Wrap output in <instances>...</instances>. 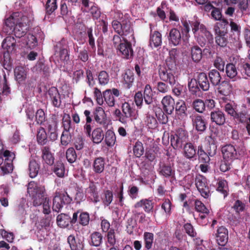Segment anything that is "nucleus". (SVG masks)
<instances>
[{
    "label": "nucleus",
    "instance_id": "nucleus-50",
    "mask_svg": "<svg viewBox=\"0 0 250 250\" xmlns=\"http://www.w3.org/2000/svg\"><path fill=\"white\" fill-rule=\"evenodd\" d=\"M228 240V231L223 227H220V246H225Z\"/></svg>",
    "mask_w": 250,
    "mask_h": 250
},
{
    "label": "nucleus",
    "instance_id": "nucleus-28",
    "mask_svg": "<svg viewBox=\"0 0 250 250\" xmlns=\"http://www.w3.org/2000/svg\"><path fill=\"white\" fill-rule=\"evenodd\" d=\"M65 43L66 40L62 38L55 46L56 47L60 48V57L61 60L64 62H67L69 60V54L67 49L63 48V45Z\"/></svg>",
    "mask_w": 250,
    "mask_h": 250
},
{
    "label": "nucleus",
    "instance_id": "nucleus-15",
    "mask_svg": "<svg viewBox=\"0 0 250 250\" xmlns=\"http://www.w3.org/2000/svg\"><path fill=\"white\" fill-rule=\"evenodd\" d=\"M154 203L153 200L150 198L142 199L140 201L137 202L134 205L133 207L135 208H143L144 211L147 213L153 212L154 209Z\"/></svg>",
    "mask_w": 250,
    "mask_h": 250
},
{
    "label": "nucleus",
    "instance_id": "nucleus-22",
    "mask_svg": "<svg viewBox=\"0 0 250 250\" xmlns=\"http://www.w3.org/2000/svg\"><path fill=\"white\" fill-rule=\"evenodd\" d=\"M95 144H99L104 139V134L102 127H97L94 128L90 136H88Z\"/></svg>",
    "mask_w": 250,
    "mask_h": 250
},
{
    "label": "nucleus",
    "instance_id": "nucleus-62",
    "mask_svg": "<svg viewBox=\"0 0 250 250\" xmlns=\"http://www.w3.org/2000/svg\"><path fill=\"white\" fill-rule=\"evenodd\" d=\"M175 110L179 115L186 114L187 106L185 102L183 100L177 102L175 104Z\"/></svg>",
    "mask_w": 250,
    "mask_h": 250
},
{
    "label": "nucleus",
    "instance_id": "nucleus-33",
    "mask_svg": "<svg viewBox=\"0 0 250 250\" xmlns=\"http://www.w3.org/2000/svg\"><path fill=\"white\" fill-rule=\"evenodd\" d=\"M52 170L53 172L59 178H63L65 174V167L61 161H57L54 164Z\"/></svg>",
    "mask_w": 250,
    "mask_h": 250
},
{
    "label": "nucleus",
    "instance_id": "nucleus-30",
    "mask_svg": "<svg viewBox=\"0 0 250 250\" xmlns=\"http://www.w3.org/2000/svg\"><path fill=\"white\" fill-rule=\"evenodd\" d=\"M105 159L102 157L96 158L93 163V171L96 173H101L104 169Z\"/></svg>",
    "mask_w": 250,
    "mask_h": 250
},
{
    "label": "nucleus",
    "instance_id": "nucleus-36",
    "mask_svg": "<svg viewBox=\"0 0 250 250\" xmlns=\"http://www.w3.org/2000/svg\"><path fill=\"white\" fill-rule=\"evenodd\" d=\"M40 168V165L35 160H31L29 163L28 170L29 175L31 178L36 177Z\"/></svg>",
    "mask_w": 250,
    "mask_h": 250
},
{
    "label": "nucleus",
    "instance_id": "nucleus-8",
    "mask_svg": "<svg viewBox=\"0 0 250 250\" xmlns=\"http://www.w3.org/2000/svg\"><path fill=\"white\" fill-rule=\"evenodd\" d=\"M210 119V137L213 139H216L219 136V111L211 112Z\"/></svg>",
    "mask_w": 250,
    "mask_h": 250
},
{
    "label": "nucleus",
    "instance_id": "nucleus-32",
    "mask_svg": "<svg viewBox=\"0 0 250 250\" xmlns=\"http://www.w3.org/2000/svg\"><path fill=\"white\" fill-rule=\"evenodd\" d=\"M86 192L93 198V202L94 203H96L99 202V196L97 188L93 182L90 183L88 187L86 189Z\"/></svg>",
    "mask_w": 250,
    "mask_h": 250
},
{
    "label": "nucleus",
    "instance_id": "nucleus-23",
    "mask_svg": "<svg viewBox=\"0 0 250 250\" xmlns=\"http://www.w3.org/2000/svg\"><path fill=\"white\" fill-rule=\"evenodd\" d=\"M193 125L195 126L196 130L199 131H204L206 128V124L203 117L198 114L193 115L191 116Z\"/></svg>",
    "mask_w": 250,
    "mask_h": 250
},
{
    "label": "nucleus",
    "instance_id": "nucleus-44",
    "mask_svg": "<svg viewBox=\"0 0 250 250\" xmlns=\"http://www.w3.org/2000/svg\"><path fill=\"white\" fill-rule=\"evenodd\" d=\"M133 29L131 26L130 22L127 21H122V28L120 36L125 37L129 35H133Z\"/></svg>",
    "mask_w": 250,
    "mask_h": 250
},
{
    "label": "nucleus",
    "instance_id": "nucleus-24",
    "mask_svg": "<svg viewBox=\"0 0 250 250\" xmlns=\"http://www.w3.org/2000/svg\"><path fill=\"white\" fill-rule=\"evenodd\" d=\"M196 154V148L191 142L186 143L183 147V155L187 159L191 160Z\"/></svg>",
    "mask_w": 250,
    "mask_h": 250
},
{
    "label": "nucleus",
    "instance_id": "nucleus-13",
    "mask_svg": "<svg viewBox=\"0 0 250 250\" xmlns=\"http://www.w3.org/2000/svg\"><path fill=\"white\" fill-rule=\"evenodd\" d=\"M51 104L55 107L60 108L62 105L61 95L57 87H51L47 91Z\"/></svg>",
    "mask_w": 250,
    "mask_h": 250
},
{
    "label": "nucleus",
    "instance_id": "nucleus-7",
    "mask_svg": "<svg viewBox=\"0 0 250 250\" xmlns=\"http://www.w3.org/2000/svg\"><path fill=\"white\" fill-rule=\"evenodd\" d=\"M121 91L115 88L107 89L103 92L104 101L109 107H113L115 104V97H118Z\"/></svg>",
    "mask_w": 250,
    "mask_h": 250
},
{
    "label": "nucleus",
    "instance_id": "nucleus-2",
    "mask_svg": "<svg viewBox=\"0 0 250 250\" xmlns=\"http://www.w3.org/2000/svg\"><path fill=\"white\" fill-rule=\"evenodd\" d=\"M188 87L191 94L198 97L203 95L202 91H207L209 88V83L205 73L197 74L196 78L191 79L188 83Z\"/></svg>",
    "mask_w": 250,
    "mask_h": 250
},
{
    "label": "nucleus",
    "instance_id": "nucleus-18",
    "mask_svg": "<svg viewBox=\"0 0 250 250\" xmlns=\"http://www.w3.org/2000/svg\"><path fill=\"white\" fill-rule=\"evenodd\" d=\"M153 25L151 23L149 24L150 29V38H149V46L151 48L157 47L161 46L162 43V34L159 31H152Z\"/></svg>",
    "mask_w": 250,
    "mask_h": 250
},
{
    "label": "nucleus",
    "instance_id": "nucleus-59",
    "mask_svg": "<svg viewBox=\"0 0 250 250\" xmlns=\"http://www.w3.org/2000/svg\"><path fill=\"white\" fill-rule=\"evenodd\" d=\"M220 36L227 35L228 31L229 22L225 19H222V16L220 17Z\"/></svg>",
    "mask_w": 250,
    "mask_h": 250
},
{
    "label": "nucleus",
    "instance_id": "nucleus-52",
    "mask_svg": "<svg viewBox=\"0 0 250 250\" xmlns=\"http://www.w3.org/2000/svg\"><path fill=\"white\" fill-rule=\"evenodd\" d=\"M89 213L87 212L81 211L79 215L78 223L83 226H86L89 224Z\"/></svg>",
    "mask_w": 250,
    "mask_h": 250
},
{
    "label": "nucleus",
    "instance_id": "nucleus-40",
    "mask_svg": "<svg viewBox=\"0 0 250 250\" xmlns=\"http://www.w3.org/2000/svg\"><path fill=\"white\" fill-rule=\"evenodd\" d=\"M13 164L11 159L5 158L4 163L0 167V169L2 172L1 174L4 175L12 172Z\"/></svg>",
    "mask_w": 250,
    "mask_h": 250
},
{
    "label": "nucleus",
    "instance_id": "nucleus-19",
    "mask_svg": "<svg viewBox=\"0 0 250 250\" xmlns=\"http://www.w3.org/2000/svg\"><path fill=\"white\" fill-rule=\"evenodd\" d=\"M17 14V13H13L5 20L2 29L4 32L7 34H10L13 32V29L16 26V24L19 22V20L15 19Z\"/></svg>",
    "mask_w": 250,
    "mask_h": 250
},
{
    "label": "nucleus",
    "instance_id": "nucleus-14",
    "mask_svg": "<svg viewBox=\"0 0 250 250\" xmlns=\"http://www.w3.org/2000/svg\"><path fill=\"white\" fill-rule=\"evenodd\" d=\"M122 54L123 57L126 59L131 58L133 56L132 44L126 39H124L123 43L117 49Z\"/></svg>",
    "mask_w": 250,
    "mask_h": 250
},
{
    "label": "nucleus",
    "instance_id": "nucleus-27",
    "mask_svg": "<svg viewBox=\"0 0 250 250\" xmlns=\"http://www.w3.org/2000/svg\"><path fill=\"white\" fill-rule=\"evenodd\" d=\"M70 220V212L68 213H62L59 214L57 217V224L61 228H67L69 225H71Z\"/></svg>",
    "mask_w": 250,
    "mask_h": 250
},
{
    "label": "nucleus",
    "instance_id": "nucleus-10",
    "mask_svg": "<svg viewBox=\"0 0 250 250\" xmlns=\"http://www.w3.org/2000/svg\"><path fill=\"white\" fill-rule=\"evenodd\" d=\"M93 117L97 124L106 128L108 125L107 120L104 110L101 107H97L93 112Z\"/></svg>",
    "mask_w": 250,
    "mask_h": 250
},
{
    "label": "nucleus",
    "instance_id": "nucleus-4",
    "mask_svg": "<svg viewBox=\"0 0 250 250\" xmlns=\"http://www.w3.org/2000/svg\"><path fill=\"white\" fill-rule=\"evenodd\" d=\"M72 200V198L68 195L66 191L56 192L53 199V211L56 212H61L63 206L70 204Z\"/></svg>",
    "mask_w": 250,
    "mask_h": 250
},
{
    "label": "nucleus",
    "instance_id": "nucleus-6",
    "mask_svg": "<svg viewBox=\"0 0 250 250\" xmlns=\"http://www.w3.org/2000/svg\"><path fill=\"white\" fill-rule=\"evenodd\" d=\"M195 184L201 195L204 198H207L209 191L206 178L201 174L196 175L195 178Z\"/></svg>",
    "mask_w": 250,
    "mask_h": 250
},
{
    "label": "nucleus",
    "instance_id": "nucleus-12",
    "mask_svg": "<svg viewBox=\"0 0 250 250\" xmlns=\"http://www.w3.org/2000/svg\"><path fill=\"white\" fill-rule=\"evenodd\" d=\"M58 122L55 118H52L47 122L46 129L49 138L51 141H55L58 138Z\"/></svg>",
    "mask_w": 250,
    "mask_h": 250
},
{
    "label": "nucleus",
    "instance_id": "nucleus-43",
    "mask_svg": "<svg viewBox=\"0 0 250 250\" xmlns=\"http://www.w3.org/2000/svg\"><path fill=\"white\" fill-rule=\"evenodd\" d=\"M14 74L16 80L19 83L24 81L26 77L25 68L22 66H17L14 69Z\"/></svg>",
    "mask_w": 250,
    "mask_h": 250
},
{
    "label": "nucleus",
    "instance_id": "nucleus-37",
    "mask_svg": "<svg viewBox=\"0 0 250 250\" xmlns=\"http://www.w3.org/2000/svg\"><path fill=\"white\" fill-rule=\"evenodd\" d=\"M190 55L193 61L198 62L202 58V50L197 45L193 46L190 48Z\"/></svg>",
    "mask_w": 250,
    "mask_h": 250
},
{
    "label": "nucleus",
    "instance_id": "nucleus-51",
    "mask_svg": "<svg viewBox=\"0 0 250 250\" xmlns=\"http://www.w3.org/2000/svg\"><path fill=\"white\" fill-rule=\"evenodd\" d=\"M195 209L196 211L202 214H208L209 210L205 205L200 200H196L194 203Z\"/></svg>",
    "mask_w": 250,
    "mask_h": 250
},
{
    "label": "nucleus",
    "instance_id": "nucleus-45",
    "mask_svg": "<svg viewBox=\"0 0 250 250\" xmlns=\"http://www.w3.org/2000/svg\"><path fill=\"white\" fill-rule=\"evenodd\" d=\"M172 92L176 96L179 98H185L187 94L186 86L181 84H177L172 89Z\"/></svg>",
    "mask_w": 250,
    "mask_h": 250
},
{
    "label": "nucleus",
    "instance_id": "nucleus-42",
    "mask_svg": "<svg viewBox=\"0 0 250 250\" xmlns=\"http://www.w3.org/2000/svg\"><path fill=\"white\" fill-rule=\"evenodd\" d=\"M123 78L127 87L130 88L132 86L134 81L133 72L130 69L126 70L123 75Z\"/></svg>",
    "mask_w": 250,
    "mask_h": 250
},
{
    "label": "nucleus",
    "instance_id": "nucleus-46",
    "mask_svg": "<svg viewBox=\"0 0 250 250\" xmlns=\"http://www.w3.org/2000/svg\"><path fill=\"white\" fill-rule=\"evenodd\" d=\"M98 82L100 85L104 86L109 82L108 73L104 70L101 71L98 74Z\"/></svg>",
    "mask_w": 250,
    "mask_h": 250
},
{
    "label": "nucleus",
    "instance_id": "nucleus-21",
    "mask_svg": "<svg viewBox=\"0 0 250 250\" xmlns=\"http://www.w3.org/2000/svg\"><path fill=\"white\" fill-rule=\"evenodd\" d=\"M104 241L103 234L99 231H94L90 234L89 244L91 246L99 248L101 247Z\"/></svg>",
    "mask_w": 250,
    "mask_h": 250
},
{
    "label": "nucleus",
    "instance_id": "nucleus-57",
    "mask_svg": "<svg viewBox=\"0 0 250 250\" xmlns=\"http://www.w3.org/2000/svg\"><path fill=\"white\" fill-rule=\"evenodd\" d=\"M16 44V41L15 38L12 36H8L3 41L2 43V46L3 47L9 49L10 47L14 48Z\"/></svg>",
    "mask_w": 250,
    "mask_h": 250
},
{
    "label": "nucleus",
    "instance_id": "nucleus-26",
    "mask_svg": "<svg viewBox=\"0 0 250 250\" xmlns=\"http://www.w3.org/2000/svg\"><path fill=\"white\" fill-rule=\"evenodd\" d=\"M222 153L224 160L230 161L236 154V150L232 145H228L222 148Z\"/></svg>",
    "mask_w": 250,
    "mask_h": 250
},
{
    "label": "nucleus",
    "instance_id": "nucleus-60",
    "mask_svg": "<svg viewBox=\"0 0 250 250\" xmlns=\"http://www.w3.org/2000/svg\"><path fill=\"white\" fill-rule=\"evenodd\" d=\"M62 126L64 129L63 131L66 132H70L71 129H73L70 117L69 115L63 117Z\"/></svg>",
    "mask_w": 250,
    "mask_h": 250
},
{
    "label": "nucleus",
    "instance_id": "nucleus-3",
    "mask_svg": "<svg viewBox=\"0 0 250 250\" xmlns=\"http://www.w3.org/2000/svg\"><path fill=\"white\" fill-rule=\"evenodd\" d=\"M27 193L32 200L33 205L38 207L42 205L46 197L44 186L39 185L34 181L30 182L27 185Z\"/></svg>",
    "mask_w": 250,
    "mask_h": 250
},
{
    "label": "nucleus",
    "instance_id": "nucleus-25",
    "mask_svg": "<svg viewBox=\"0 0 250 250\" xmlns=\"http://www.w3.org/2000/svg\"><path fill=\"white\" fill-rule=\"evenodd\" d=\"M143 96L144 98L145 103L149 105L148 108L150 109H152L154 106L153 105L152 106L151 105L153 103V94L151 87L149 84H147L146 85L144 91V95Z\"/></svg>",
    "mask_w": 250,
    "mask_h": 250
},
{
    "label": "nucleus",
    "instance_id": "nucleus-64",
    "mask_svg": "<svg viewBox=\"0 0 250 250\" xmlns=\"http://www.w3.org/2000/svg\"><path fill=\"white\" fill-rule=\"evenodd\" d=\"M226 72L227 76L233 78L235 77L237 74V72L235 65L232 63H229L226 67Z\"/></svg>",
    "mask_w": 250,
    "mask_h": 250
},
{
    "label": "nucleus",
    "instance_id": "nucleus-47",
    "mask_svg": "<svg viewBox=\"0 0 250 250\" xmlns=\"http://www.w3.org/2000/svg\"><path fill=\"white\" fill-rule=\"evenodd\" d=\"M35 121L38 125H43L46 119L44 111L42 109H39L35 113Z\"/></svg>",
    "mask_w": 250,
    "mask_h": 250
},
{
    "label": "nucleus",
    "instance_id": "nucleus-48",
    "mask_svg": "<svg viewBox=\"0 0 250 250\" xmlns=\"http://www.w3.org/2000/svg\"><path fill=\"white\" fill-rule=\"evenodd\" d=\"M133 154L136 157L140 158L144 152V148L142 143L137 141L133 147Z\"/></svg>",
    "mask_w": 250,
    "mask_h": 250
},
{
    "label": "nucleus",
    "instance_id": "nucleus-16",
    "mask_svg": "<svg viewBox=\"0 0 250 250\" xmlns=\"http://www.w3.org/2000/svg\"><path fill=\"white\" fill-rule=\"evenodd\" d=\"M158 172L165 178L173 177L175 175V170L168 163H161L159 164Z\"/></svg>",
    "mask_w": 250,
    "mask_h": 250
},
{
    "label": "nucleus",
    "instance_id": "nucleus-41",
    "mask_svg": "<svg viewBox=\"0 0 250 250\" xmlns=\"http://www.w3.org/2000/svg\"><path fill=\"white\" fill-rule=\"evenodd\" d=\"M67 242L71 250H81L83 249V244L80 241H77L73 235H70L68 237Z\"/></svg>",
    "mask_w": 250,
    "mask_h": 250
},
{
    "label": "nucleus",
    "instance_id": "nucleus-31",
    "mask_svg": "<svg viewBox=\"0 0 250 250\" xmlns=\"http://www.w3.org/2000/svg\"><path fill=\"white\" fill-rule=\"evenodd\" d=\"M106 243L107 247H115L118 241L116 237L115 231L113 229L110 230L105 234Z\"/></svg>",
    "mask_w": 250,
    "mask_h": 250
},
{
    "label": "nucleus",
    "instance_id": "nucleus-1",
    "mask_svg": "<svg viewBox=\"0 0 250 250\" xmlns=\"http://www.w3.org/2000/svg\"><path fill=\"white\" fill-rule=\"evenodd\" d=\"M181 25L179 26L181 31L176 28H172L168 34V40L170 44L177 46L180 44L182 41V36L188 40L190 37L189 32L190 28L195 37L197 38L198 43L202 46L206 42V39L203 36L206 37L209 43H213L212 35L208 31L204 24L200 22L197 18H194L190 20L181 18L180 19Z\"/></svg>",
    "mask_w": 250,
    "mask_h": 250
},
{
    "label": "nucleus",
    "instance_id": "nucleus-20",
    "mask_svg": "<svg viewBox=\"0 0 250 250\" xmlns=\"http://www.w3.org/2000/svg\"><path fill=\"white\" fill-rule=\"evenodd\" d=\"M161 103L164 111L167 114H171L174 109L175 102L171 96L167 95L163 97Z\"/></svg>",
    "mask_w": 250,
    "mask_h": 250
},
{
    "label": "nucleus",
    "instance_id": "nucleus-38",
    "mask_svg": "<svg viewBox=\"0 0 250 250\" xmlns=\"http://www.w3.org/2000/svg\"><path fill=\"white\" fill-rule=\"evenodd\" d=\"M104 142L108 146H112L115 144L116 141V137L114 132L111 130L108 129L104 134Z\"/></svg>",
    "mask_w": 250,
    "mask_h": 250
},
{
    "label": "nucleus",
    "instance_id": "nucleus-54",
    "mask_svg": "<svg viewBox=\"0 0 250 250\" xmlns=\"http://www.w3.org/2000/svg\"><path fill=\"white\" fill-rule=\"evenodd\" d=\"M104 197L102 199L103 203L105 207H108L110 205L113 201V193L110 190H106L104 191Z\"/></svg>",
    "mask_w": 250,
    "mask_h": 250
},
{
    "label": "nucleus",
    "instance_id": "nucleus-58",
    "mask_svg": "<svg viewBox=\"0 0 250 250\" xmlns=\"http://www.w3.org/2000/svg\"><path fill=\"white\" fill-rule=\"evenodd\" d=\"M38 44L37 38L33 34H29L27 36L26 45L30 49L34 48Z\"/></svg>",
    "mask_w": 250,
    "mask_h": 250
},
{
    "label": "nucleus",
    "instance_id": "nucleus-35",
    "mask_svg": "<svg viewBox=\"0 0 250 250\" xmlns=\"http://www.w3.org/2000/svg\"><path fill=\"white\" fill-rule=\"evenodd\" d=\"M154 234L149 232H145L143 235L144 248L150 250L152 248L154 242Z\"/></svg>",
    "mask_w": 250,
    "mask_h": 250
},
{
    "label": "nucleus",
    "instance_id": "nucleus-39",
    "mask_svg": "<svg viewBox=\"0 0 250 250\" xmlns=\"http://www.w3.org/2000/svg\"><path fill=\"white\" fill-rule=\"evenodd\" d=\"M199 160L203 163H208L210 161L209 153H208L207 150H204L202 145L198 146L197 152Z\"/></svg>",
    "mask_w": 250,
    "mask_h": 250
},
{
    "label": "nucleus",
    "instance_id": "nucleus-49",
    "mask_svg": "<svg viewBox=\"0 0 250 250\" xmlns=\"http://www.w3.org/2000/svg\"><path fill=\"white\" fill-rule=\"evenodd\" d=\"M145 122L149 128L154 129L157 127L158 123L156 118L148 112L146 114Z\"/></svg>",
    "mask_w": 250,
    "mask_h": 250
},
{
    "label": "nucleus",
    "instance_id": "nucleus-11",
    "mask_svg": "<svg viewBox=\"0 0 250 250\" xmlns=\"http://www.w3.org/2000/svg\"><path fill=\"white\" fill-rule=\"evenodd\" d=\"M175 71L171 70L166 67L160 68L159 70V76L160 79L164 82L168 83L170 85L175 83V78L174 76Z\"/></svg>",
    "mask_w": 250,
    "mask_h": 250
},
{
    "label": "nucleus",
    "instance_id": "nucleus-61",
    "mask_svg": "<svg viewBox=\"0 0 250 250\" xmlns=\"http://www.w3.org/2000/svg\"><path fill=\"white\" fill-rule=\"evenodd\" d=\"M208 75L211 83L214 86H217L219 84V71L212 69Z\"/></svg>",
    "mask_w": 250,
    "mask_h": 250
},
{
    "label": "nucleus",
    "instance_id": "nucleus-63",
    "mask_svg": "<svg viewBox=\"0 0 250 250\" xmlns=\"http://www.w3.org/2000/svg\"><path fill=\"white\" fill-rule=\"evenodd\" d=\"M86 32L88 37V43L91 49L94 51L96 49L95 44V38L93 35V29L92 27H88L86 29Z\"/></svg>",
    "mask_w": 250,
    "mask_h": 250
},
{
    "label": "nucleus",
    "instance_id": "nucleus-29",
    "mask_svg": "<svg viewBox=\"0 0 250 250\" xmlns=\"http://www.w3.org/2000/svg\"><path fill=\"white\" fill-rule=\"evenodd\" d=\"M27 27L25 23L19 21L17 23L13 29L14 35L16 38H20L23 37L27 32Z\"/></svg>",
    "mask_w": 250,
    "mask_h": 250
},
{
    "label": "nucleus",
    "instance_id": "nucleus-55",
    "mask_svg": "<svg viewBox=\"0 0 250 250\" xmlns=\"http://www.w3.org/2000/svg\"><path fill=\"white\" fill-rule=\"evenodd\" d=\"M57 8V0H47L45 9L47 14L50 15Z\"/></svg>",
    "mask_w": 250,
    "mask_h": 250
},
{
    "label": "nucleus",
    "instance_id": "nucleus-34",
    "mask_svg": "<svg viewBox=\"0 0 250 250\" xmlns=\"http://www.w3.org/2000/svg\"><path fill=\"white\" fill-rule=\"evenodd\" d=\"M47 134L45 129L40 126L37 130V141L39 145L44 146L47 142Z\"/></svg>",
    "mask_w": 250,
    "mask_h": 250
},
{
    "label": "nucleus",
    "instance_id": "nucleus-56",
    "mask_svg": "<svg viewBox=\"0 0 250 250\" xmlns=\"http://www.w3.org/2000/svg\"><path fill=\"white\" fill-rule=\"evenodd\" d=\"M193 106L194 109L199 113H203L206 108V104L200 99L195 100L193 102Z\"/></svg>",
    "mask_w": 250,
    "mask_h": 250
},
{
    "label": "nucleus",
    "instance_id": "nucleus-17",
    "mask_svg": "<svg viewBox=\"0 0 250 250\" xmlns=\"http://www.w3.org/2000/svg\"><path fill=\"white\" fill-rule=\"evenodd\" d=\"M41 152L42 162L49 166H52L54 164L55 158L51 152L50 147L48 146H43L41 148Z\"/></svg>",
    "mask_w": 250,
    "mask_h": 250
},
{
    "label": "nucleus",
    "instance_id": "nucleus-53",
    "mask_svg": "<svg viewBox=\"0 0 250 250\" xmlns=\"http://www.w3.org/2000/svg\"><path fill=\"white\" fill-rule=\"evenodd\" d=\"M66 158L67 161L70 163H74L77 158L76 152L73 147L68 148L66 151Z\"/></svg>",
    "mask_w": 250,
    "mask_h": 250
},
{
    "label": "nucleus",
    "instance_id": "nucleus-5",
    "mask_svg": "<svg viewBox=\"0 0 250 250\" xmlns=\"http://www.w3.org/2000/svg\"><path fill=\"white\" fill-rule=\"evenodd\" d=\"M170 145L173 149L177 150L182 148L188 140L187 132L182 128L179 129L174 134L170 136Z\"/></svg>",
    "mask_w": 250,
    "mask_h": 250
},
{
    "label": "nucleus",
    "instance_id": "nucleus-9",
    "mask_svg": "<svg viewBox=\"0 0 250 250\" xmlns=\"http://www.w3.org/2000/svg\"><path fill=\"white\" fill-rule=\"evenodd\" d=\"M121 110L123 114L122 120H125V124L133 118H135V109L133 108V104H130L128 102H124L122 104Z\"/></svg>",
    "mask_w": 250,
    "mask_h": 250
}]
</instances>
